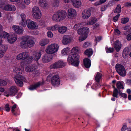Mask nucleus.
Returning <instances> with one entry per match:
<instances>
[{
    "mask_svg": "<svg viewBox=\"0 0 131 131\" xmlns=\"http://www.w3.org/2000/svg\"><path fill=\"white\" fill-rule=\"evenodd\" d=\"M24 63H21L19 65L16 64L14 66L13 68L14 72L17 74L14 77V80L17 85L20 87L23 85V82H26L27 81L25 78L21 75L24 70Z\"/></svg>",
    "mask_w": 131,
    "mask_h": 131,
    "instance_id": "obj_1",
    "label": "nucleus"
},
{
    "mask_svg": "<svg viewBox=\"0 0 131 131\" xmlns=\"http://www.w3.org/2000/svg\"><path fill=\"white\" fill-rule=\"evenodd\" d=\"M35 38L32 36H23L22 37V41L19 43V46L24 49L31 47L35 45Z\"/></svg>",
    "mask_w": 131,
    "mask_h": 131,
    "instance_id": "obj_2",
    "label": "nucleus"
},
{
    "mask_svg": "<svg viewBox=\"0 0 131 131\" xmlns=\"http://www.w3.org/2000/svg\"><path fill=\"white\" fill-rule=\"evenodd\" d=\"M66 12L64 10H59L54 14L52 16V20L55 21H60L64 19L66 17Z\"/></svg>",
    "mask_w": 131,
    "mask_h": 131,
    "instance_id": "obj_3",
    "label": "nucleus"
},
{
    "mask_svg": "<svg viewBox=\"0 0 131 131\" xmlns=\"http://www.w3.org/2000/svg\"><path fill=\"white\" fill-rule=\"evenodd\" d=\"M46 80L48 82L51 81V84L53 86H58L60 84V79L57 75H49L47 77Z\"/></svg>",
    "mask_w": 131,
    "mask_h": 131,
    "instance_id": "obj_4",
    "label": "nucleus"
},
{
    "mask_svg": "<svg viewBox=\"0 0 131 131\" xmlns=\"http://www.w3.org/2000/svg\"><path fill=\"white\" fill-rule=\"evenodd\" d=\"M89 31V28L87 27H84L79 29L77 31V33L78 34L82 35L79 37V41H82L85 40L87 37Z\"/></svg>",
    "mask_w": 131,
    "mask_h": 131,
    "instance_id": "obj_5",
    "label": "nucleus"
},
{
    "mask_svg": "<svg viewBox=\"0 0 131 131\" xmlns=\"http://www.w3.org/2000/svg\"><path fill=\"white\" fill-rule=\"evenodd\" d=\"M79 57V55L77 54H71L68 58V61L72 65L75 66H78L79 63V62L78 61Z\"/></svg>",
    "mask_w": 131,
    "mask_h": 131,
    "instance_id": "obj_6",
    "label": "nucleus"
},
{
    "mask_svg": "<svg viewBox=\"0 0 131 131\" xmlns=\"http://www.w3.org/2000/svg\"><path fill=\"white\" fill-rule=\"evenodd\" d=\"M59 46L58 44L54 43L48 45L46 49V52L48 54H52L58 50Z\"/></svg>",
    "mask_w": 131,
    "mask_h": 131,
    "instance_id": "obj_7",
    "label": "nucleus"
},
{
    "mask_svg": "<svg viewBox=\"0 0 131 131\" xmlns=\"http://www.w3.org/2000/svg\"><path fill=\"white\" fill-rule=\"evenodd\" d=\"M115 68L116 71L119 75L122 77L126 75V71L123 66L119 64H117Z\"/></svg>",
    "mask_w": 131,
    "mask_h": 131,
    "instance_id": "obj_8",
    "label": "nucleus"
},
{
    "mask_svg": "<svg viewBox=\"0 0 131 131\" xmlns=\"http://www.w3.org/2000/svg\"><path fill=\"white\" fill-rule=\"evenodd\" d=\"M26 25L29 28L32 30L37 29L38 27V26L36 22L32 21L29 19H27L26 20Z\"/></svg>",
    "mask_w": 131,
    "mask_h": 131,
    "instance_id": "obj_9",
    "label": "nucleus"
},
{
    "mask_svg": "<svg viewBox=\"0 0 131 131\" xmlns=\"http://www.w3.org/2000/svg\"><path fill=\"white\" fill-rule=\"evenodd\" d=\"M18 91L17 87L15 86H12L9 89L7 93H5V95L8 97L9 95L12 96H14Z\"/></svg>",
    "mask_w": 131,
    "mask_h": 131,
    "instance_id": "obj_10",
    "label": "nucleus"
},
{
    "mask_svg": "<svg viewBox=\"0 0 131 131\" xmlns=\"http://www.w3.org/2000/svg\"><path fill=\"white\" fill-rule=\"evenodd\" d=\"M65 65V63L63 61L59 60L55 63L51 65L50 66V69L60 68L63 67Z\"/></svg>",
    "mask_w": 131,
    "mask_h": 131,
    "instance_id": "obj_11",
    "label": "nucleus"
},
{
    "mask_svg": "<svg viewBox=\"0 0 131 131\" xmlns=\"http://www.w3.org/2000/svg\"><path fill=\"white\" fill-rule=\"evenodd\" d=\"M32 16L35 19H39L41 18V12L39 9H32Z\"/></svg>",
    "mask_w": 131,
    "mask_h": 131,
    "instance_id": "obj_12",
    "label": "nucleus"
},
{
    "mask_svg": "<svg viewBox=\"0 0 131 131\" xmlns=\"http://www.w3.org/2000/svg\"><path fill=\"white\" fill-rule=\"evenodd\" d=\"M12 28L14 32L17 34H21L24 31L23 28L21 26L14 25L12 26Z\"/></svg>",
    "mask_w": 131,
    "mask_h": 131,
    "instance_id": "obj_13",
    "label": "nucleus"
},
{
    "mask_svg": "<svg viewBox=\"0 0 131 131\" xmlns=\"http://www.w3.org/2000/svg\"><path fill=\"white\" fill-rule=\"evenodd\" d=\"M76 11L74 9H69L68 11L67 17L71 19H73L77 15Z\"/></svg>",
    "mask_w": 131,
    "mask_h": 131,
    "instance_id": "obj_14",
    "label": "nucleus"
},
{
    "mask_svg": "<svg viewBox=\"0 0 131 131\" xmlns=\"http://www.w3.org/2000/svg\"><path fill=\"white\" fill-rule=\"evenodd\" d=\"M8 43L10 44L14 43L17 39V36L14 34L9 35L7 39Z\"/></svg>",
    "mask_w": 131,
    "mask_h": 131,
    "instance_id": "obj_15",
    "label": "nucleus"
},
{
    "mask_svg": "<svg viewBox=\"0 0 131 131\" xmlns=\"http://www.w3.org/2000/svg\"><path fill=\"white\" fill-rule=\"evenodd\" d=\"M37 66L35 64L28 65L25 68V71L27 72H33L37 69Z\"/></svg>",
    "mask_w": 131,
    "mask_h": 131,
    "instance_id": "obj_16",
    "label": "nucleus"
},
{
    "mask_svg": "<svg viewBox=\"0 0 131 131\" xmlns=\"http://www.w3.org/2000/svg\"><path fill=\"white\" fill-rule=\"evenodd\" d=\"M71 37L70 36L65 35L63 37L62 42L63 45H67L71 42Z\"/></svg>",
    "mask_w": 131,
    "mask_h": 131,
    "instance_id": "obj_17",
    "label": "nucleus"
},
{
    "mask_svg": "<svg viewBox=\"0 0 131 131\" xmlns=\"http://www.w3.org/2000/svg\"><path fill=\"white\" fill-rule=\"evenodd\" d=\"M15 8V7L11 5L7 4L3 1H0V8Z\"/></svg>",
    "mask_w": 131,
    "mask_h": 131,
    "instance_id": "obj_18",
    "label": "nucleus"
},
{
    "mask_svg": "<svg viewBox=\"0 0 131 131\" xmlns=\"http://www.w3.org/2000/svg\"><path fill=\"white\" fill-rule=\"evenodd\" d=\"M91 11L89 9H85L82 13V17L84 19H87L91 16Z\"/></svg>",
    "mask_w": 131,
    "mask_h": 131,
    "instance_id": "obj_19",
    "label": "nucleus"
},
{
    "mask_svg": "<svg viewBox=\"0 0 131 131\" xmlns=\"http://www.w3.org/2000/svg\"><path fill=\"white\" fill-rule=\"evenodd\" d=\"M41 52L40 51H35L33 53V55L31 57L32 60L38 61L40 58L41 56Z\"/></svg>",
    "mask_w": 131,
    "mask_h": 131,
    "instance_id": "obj_20",
    "label": "nucleus"
},
{
    "mask_svg": "<svg viewBox=\"0 0 131 131\" xmlns=\"http://www.w3.org/2000/svg\"><path fill=\"white\" fill-rule=\"evenodd\" d=\"M17 105L14 104L11 108V111L13 114L16 116L20 114L19 110V108H17Z\"/></svg>",
    "mask_w": 131,
    "mask_h": 131,
    "instance_id": "obj_21",
    "label": "nucleus"
},
{
    "mask_svg": "<svg viewBox=\"0 0 131 131\" xmlns=\"http://www.w3.org/2000/svg\"><path fill=\"white\" fill-rule=\"evenodd\" d=\"M73 5L75 7L79 8L81 6L80 0H71Z\"/></svg>",
    "mask_w": 131,
    "mask_h": 131,
    "instance_id": "obj_22",
    "label": "nucleus"
},
{
    "mask_svg": "<svg viewBox=\"0 0 131 131\" xmlns=\"http://www.w3.org/2000/svg\"><path fill=\"white\" fill-rule=\"evenodd\" d=\"M23 60H25L28 59H29L30 62H31L32 60L31 57L29 56V53L27 51L22 52Z\"/></svg>",
    "mask_w": 131,
    "mask_h": 131,
    "instance_id": "obj_23",
    "label": "nucleus"
},
{
    "mask_svg": "<svg viewBox=\"0 0 131 131\" xmlns=\"http://www.w3.org/2000/svg\"><path fill=\"white\" fill-rule=\"evenodd\" d=\"M20 16L21 20L20 23L19 24L24 27H25L26 26V20L25 21V15L24 14H21Z\"/></svg>",
    "mask_w": 131,
    "mask_h": 131,
    "instance_id": "obj_24",
    "label": "nucleus"
},
{
    "mask_svg": "<svg viewBox=\"0 0 131 131\" xmlns=\"http://www.w3.org/2000/svg\"><path fill=\"white\" fill-rule=\"evenodd\" d=\"M114 46L117 52H118L121 47V42L118 40H117L114 42Z\"/></svg>",
    "mask_w": 131,
    "mask_h": 131,
    "instance_id": "obj_25",
    "label": "nucleus"
},
{
    "mask_svg": "<svg viewBox=\"0 0 131 131\" xmlns=\"http://www.w3.org/2000/svg\"><path fill=\"white\" fill-rule=\"evenodd\" d=\"M43 83V82H39L34 85H31L29 88V89L30 90H33L38 87L40 85L42 84Z\"/></svg>",
    "mask_w": 131,
    "mask_h": 131,
    "instance_id": "obj_26",
    "label": "nucleus"
},
{
    "mask_svg": "<svg viewBox=\"0 0 131 131\" xmlns=\"http://www.w3.org/2000/svg\"><path fill=\"white\" fill-rule=\"evenodd\" d=\"M49 42V40L47 38H43L41 39L39 42V45L41 46H45L48 44Z\"/></svg>",
    "mask_w": 131,
    "mask_h": 131,
    "instance_id": "obj_27",
    "label": "nucleus"
},
{
    "mask_svg": "<svg viewBox=\"0 0 131 131\" xmlns=\"http://www.w3.org/2000/svg\"><path fill=\"white\" fill-rule=\"evenodd\" d=\"M83 62L85 67L87 68L90 67L91 65V61L90 59L85 58L84 59Z\"/></svg>",
    "mask_w": 131,
    "mask_h": 131,
    "instance_id": "obj_28",
    "label": "nucleus"
},
{
    "mask_svg": "<svg viewBox=\"0 0 131 131\" xmlns=\"http://www.w3.org/2000/svg\"><path fill=\"white\" fill-rule=\"evenodd\" d=\"M97 20V18L95 17L91 18L90 20L87 22L86 24L88 25H93L96 22Z\"/></svg>",
    "mask_w": 131,
    "mask_h": 131,
    "instance_id": "obj_29",
    "label": "nucleus"
},
{
    "mask_svg": "<svg viewBox=\"0 0 131 131\" xmlns=\"http://www.w3.org/2000/svg\"><path fill=\"white\" fill-rule=\"evenodd\" d=\"M9 34L8 33L5 31H0V37L3 38L7 39Z\"/></svg>",
    "mask_w": 131,
    "mask_h": 131,
    "instance_id": "obj_30",
    "label": "nucleus"
},
{
    "mask_svg": "<svg viewBox=\"0 0 131 131\" xmlns=\"http://www.w3.org/2000/svg\"><path fill=\"white\" fill-rule=\"evenodd\" d=\"M50 59L49 55H45L42 57V61L44 63L48 62L50 61Z\"/></svg>",
    "mask_w": 131,
    "mask_h": 131,
    "instance_id": "obj_31",
    "label": "nucleus"
},
{
    "mask_svg": "<svg viewBox=\"0 0 131 131\" xmlns=\"http://www.w3.org/2000/svg\"><path fill=\"white\" fill-rule=\"evenodd\" d=\"M124 83L123 82L120 81L117 82L116 84V86L118 89H123L124 88Z\"/></svg>",
    "mask_w": 131,
    "mask_h": 131,
    "instance_id": "obj_32",
    "label": "nucleus"
},
{
    "mask_svg": "<svg viewBox=\"0 0 131 131\" xmlns=\"http://www.w3.org/2000/svg\"><path fill=\"white\" fill-rule=\"evenodd\" d=\"M47 1L46 0H39V4L41 7H45L47 5Z\"/></svg>",
    "mask_w": 131,
    "mask_h": 131,
    "instance_id": "obj_33",
    "label": "nucleus"
},
{
    "mask_svg": "<svg viewBox=\"0 0 131 131\" xmlns=\"http://www.w3.org/2000/svg\"><path fill=\"white\" fill-rule=\"evenodd\" d=\"M67 29V28L66 27L61 26L59 27L58 31L60 33L63 34L66 31Z\"/></svg>",
    "mask_w": 131,
    "mask_h": 131,
    "instance_id": "obj_34",
    "label": "nucleus"
},
{
    "mask_svg": "<svg viewBox=\"0 0 131 131\" xmlns=\"http://www.w3.org/2000/svg\"><path fill=\"white\" fill-rule=\"evenodd\" d=\"M102 77V73L98 72L97 73L95 77V80L96 82L98 83L99 82Z\"/></svg>",
    "mask_w": 131,
    "mask_h": 131,
    "instance_id": "obj_35",
    "label": "nucleus"
},
{
    "mask_svg": "<svg viewBox=\"0 0 131 131\" xmlns=\"http://www.w3.org/2000/svg\"><path fill=\"white\" fill-rule=\"evenodd\" d=\"M85 54L88 56L90 57L92 55L93 53V51L92 49L90 48L86 49L84 52Z\"/></svg>",
    "mask_w": 131,
    "mask_h": 131,
    "instance_id": "obj_36",
    "label": "nucleus"
},
{
    "mask_svg": "<svg viewBox=\"0 0 131 131\" xmlns=\"http://www.w3.org/2000/svg\"><path fill=\"white\" fill-rule=\"evenodd\" d=\"M8 48V46L6 44H3L0 47V50L5 53Z\"/></svg>",
    "mask_w": 131,
    "mask_h": 131,
    "instance_id": "obj_37",
    "label": "nucleus"
},
{
    "mask_svg": "<svg viewBox=\"0 0 131 131\" xmlns=\"http://www.w3.org/2000/svg\"><path fill=\"white\" fill-rule=\"evenodd\" d=\"M120 92L118 91V90L114 87V89L113 90L112 96L113 97H116V98L118 97V94H120Z\"/></svg>",
    "mask_w": 131,
    "mask_h": 131,
    "instance_id": "obj_38",
    "label": "nucleus"
},
{
    "mask_svg": "<svg viewBox=\"0 0 131 131\" xmlns=\"http://www.w3.org/2000/svg\"><path fill=\"white\" fill-rule=\"evenodd\" d=\"M70 50L69 48L67 47L64 48L61 51L62 54L63 55L68 54Z\"/></svg>",
    "mask_w": 131,
    "mask_h": 131,
    "instance_id": "obj_39",
    "label": "nucleus"
},
{
    "mask_svg": "<svg viewBox=\"0 0 131 131\" xmlns=\"http://www.w3.org/2000/svg\"><path fill=\"white\" fill-rule=\"evenodd\" d=\"M58 26L56 25L52 27H48L47 28V29L48 30L55 31L58 29Z\"/></svg>",
    "mask_w": 131,
    "mask_h": 131,
    "instance_id": "obj_40",
    "label": "nucleus"
},
{
    "mask_svg": "<svg viewBox=\"0 0 131 131\" xmlns=\"http://www.w3.org/2000/svg\"><path fill=\"white\" fill-rule=\"evenodd\" d=\"M79 49L78 47H75L72 49L71 50V51L72 53L77 54V53L79 52Z\"/></svg>",
    "mask_w": 131,
    "mask_h": 131,
    "instance_id": "obj_41",
    "label": "nucleus"
},
{
    "mask_svg": "<svg viewBox=\"0 0 131 131\" xmlns=\"http://www.w3.org/2000/svg\"><path fill=\"white\" fill-rule=\"evenodd\" d=\"M16 59L19 60H23L22 52L20 53L16 56Z\"/></svg>",
    "mask_w": 131,
    "mask_h": 131,
    "instance_id": "obj_42",
    "label": "nucleus"
},
{
    "mask_svg": "<svg viewBox=\"0 0 131 131\" xmlns=\"http://www.w3.org/2000/svg\"><path fill=\"white\" fill-rule=\"evenodd\" d=\"M83 24V23H81L80 24H75L74 25L73 27V29L75 30H77L80 27L82 26L81 25H82Z\"/></svg>",
    "mask_w": 131,
    "mask_h": 131,
    "instance_id": "obj_43",
    "label": "nucleus"
},
{
    "mask_svg": "<svg viewBox=\"0 0 131 131\" xmlns=\"http://www.w3.org/2000/svg\"><path fill=\"white\" fill-rule=\"evenodd\" d=\"M47 21L43 20H41L39 21L40 25L43 26H45L47 25Z\"/></svg>",
    "mask_w": 131,
    "mask_h": 131,
    "instance_id": "obj_44",
    "label": "nucleus"
},
{
    "mask_svg": "<svg viewBox=\"0 0 131 131\" xmlns=\"http://www.w3.org/2000/svg\"><path fill=\"white\" fill-rule=\"evenodd\" d=\"M114 50L113 48L110 47L108 48V47H106V50L107 53H112L113 52Z\"/></svg>",
    "mask_w": 131,
    "mask_h": 131,
    "instance_id": "obj_45",
    "label": "nucleus"
},
{
    "mask_svg": "<svg viewBox=\"0 0 131 131\" xmlns=\"http://www.w3.org/2000/svg\"><path fill=\"white\" fill-rule=\"evenodd\" d=\"M128 54V50L126 49L125 48L123 51V56L124 57L127 55Z\"/></svg>",
    "mask_w": 131,
    "mask_h": 131,
    "instance_id": "obj_46",
    "label": "nucleus"
},
{
    "mask_svg": "<svg viewBox=\"0 0 131 131\" xmlns=\"http://www.w3.org/2000/svg\"><path fill=\"white\" fill-rule=\"evenodd\" d=\"M4 108L6 111L7 112L9 111L10 109L9 104L8 103L6 104Z\"/></svg>",
    "mask_w": 131,
    "mask_h": 131,
    "instance_id": "obj_47",
    "label": "nucleus"
},
{
    "mask_svg": "<svg viewBox=\"0 0 131 131\" xmlns=\"http://www.w3.org/2000/svg\"><path fill=\"white\" fill-rule=\"evenodd\" d=\"M122 23L124 24L127 23L129 21V19L128 18H125L122 19Z\"/></svg>",
    "mask_w": 131,
    "mask_h": 131,
    "instance_id": "obj_48",
    "label": "nucleus"
},
{
    "mask_svg": "<svg viewBox=\"0 0 131 131\" xmlns=\"http://www.w3.org/2000/svg\"><path fill=\"white\" fill-rule=\"evenodd\" d=\"M7 84V82L6 81L0 79V86L5 85Z\"/></svg>",
    "mask_w": 131,
    "mask_h": 131,
    "instance_id": "obj_49",
    "label": "nucleus"
},
{
    "mask_svg": "<svg viewBox=\"0 0 131 131\" xmlns=\"http://www.w3.org/2000/svg\"><path fill=\"white\" fill-rule=\"evenodd\" d=\"M100 86V85L99 84L95 83L93 84L92 87V88L94 89H95L99 88Z\"/></svg>",
    "mask_w": 131,
    "mask_h": 131,
    "instance_id": "obj_50",
    "label": "nucleus"
},
{
    "mask_svg": "<svg viewBox=\"0 0 131 131\" xmlns=\"http://www.w3.org/2000/svg\"><path fill=\"white\" fill-rule=\"evenodd\" d=\"M120 15V14H118L114 17L113 18V20L114 22H116L117 21L119 18Z\"/></svg>",
    "mask_w": 131,
    "mask_h": 131,
    "instance_id": "obj_51",
    "label": "nucleus"
},
{
    "mask_svg": "<svg viewBox=\"0 0 131 131\" xmlns=\"http://www.w3.org/2000/svg\"><path fill=\"white\" fill-rule=\"evenodd\" d=\"M131 7V3L130 2H126L124 4V6L123 7Z\"/></svg>",
    "mask_w": 131,
    "mask_h": 131,
    "instance_id": "obj_52",
    "label": "nucleus"
},
{
    "mask_svg": "<svg viewBox=\"0 0 131 131\" xmlns=\"http://www.w3.org/2000/svg\"><path fill=\"white\" fill-rule=\"evenodd\" d=\"M47 35L49 38H52L53 36V34L51 31H49L47 32Z\"/></svg>",
    "mask_w": 131,
    "mask_h": 131,
    "instance_id": "obj_53",
    "label": "nucleus"
},
{
    "mask_svg": "<svg viewBox=\"0 0 131 131\" xmlns=\"http://www.w3.org/2000/svg\"><path fill=\"white\" fill-rule=\"evenodd\" d=\"M127 128V127L126 125H124L122 127L121 131H125Z\"/></svg>",
    "mask_w": 131,
    "mask_h": 131,
    "instance_id": "obj_54",
    "label": "nucleus"
},
{
    "mask_svg": "<svg viewBox=\"0 0 131 131\" xmlns=\"http://www.w3.org/2000/svg\"><path fill=\"white\" fill-rule=\"evenodd\" d=\"M101 39L102 37H96L95 41L96 42H97L101 40Z\"/></svg>",
    "mask_w": 131,
    "mask_h": 131,
    "instance_id": "obj_55",
    "label": "nucleus"
},
{
    "mask_svg": "<svg viewBox=\"0 0 131 131\" xmlns=\"http://www.w3.org/2000/svg\"><path fill=\"white\" fill-rule=\"evenodd\" d=\"M59 5V3L58 2H55L53 4V7H58Z\"/></svg>",
    "mask_w": 131,
    "mask_h": 131,
    "instance_id": "obj_56",
    "label": "nucleus"
},
{
    "mask_svg": "<svg viewBox=\"0 0 131 131\" xmlns=\"http://www.w3.org/2000/svg\"><path fill=\"white\" fill-rule=\"evenodd\" d=\"M115 34L119 35L120 33V31L117 29H115L114 30Z\"/></svg>",
    "mask_w": 131,
    "mask_h": 131,
    "instance_id": "obj_57",
    "label": "nucleus"
},
{
    "mask_svg": "<svg viewBox=\"0 0 131 131\" xmlns=\"http://www.w3.org/2000/svg\"><path fill=\"white\" fill-rule=\"evenodd\" d=\"M126 39L128 40H131V33L127 35L126 37Z\"/></svg>",
    "mask_w": 131,
    "mask_h": 131,
    "instance_id": "obj_58",
    "label": "nucleus"
},
{
    "mask_svg": "<svg viewBox=\"0 0 131 131\" xmlns=\"http://www.w3.org/2000/svg\"><path fill=\"white\" fill-rule=\"evenodd\" d=\"M90 44V43L89 42H85L83 45V46L84 47H86L89 46Z\"/></svg>",
    "mask_w": 131,
    "mask_h": 131,
    "instance_id": "obj_59",
    "label": "nucleus"
},
{
    "mask_svg": "<svg viewBox=\"0 0 131 131\" xmlns=\"http://www.w3.org/2000/svg\"><path fill=\"white\" fill-rule=\"evenodd\" d=\"M121 9H115L114 10V12L116 13H118L121 12Z\"/></svg>",
    "mask_w": 131,
    "mask_h": 131,
    "instance_id": "obj_60",
    "label": "nucleus"
},
{
    "mask_svg": "<svg viewBox=\"0 0 131 131\" xmlns=\"http://www.w3.org/2000/svg\"><path fill=\"white\" fill-rule=\"evenodd\" d=\"M5 53L4 52L0 50V58H2Z\"/></svg>",
    "mask_w": 131,
    "mask_h": 131,
    "instance_id": "obj_61",
    "label": "nucleus"
},
{
    "mask_svg": "<svg viewBox=\"0 0 131 131\" xmlns=\"http://www.w3.org/2000/svg\"><path fill=\"white\" fill-rule=\"evenodd\" d=\"M120 95L122 97L125 98H126L127 97V95L125 93H120Z\"/></svg>",
    "mask_w": 131,
    "mask_h": 131,
    "instance_id": "obj_62",
    "label": "nucleus"
},
{
    "mask_svg": "<svg viewBox=\"0 0 131 131\" xmlns=\"http://www.w3.org/2000/svg\"><path fill=\"white\" fill-rule=\"evenodd\" d=\"M99 25V23H96L95 25L93 26V29H95L97 27H98Z\"/></svg>",
    "mask_w": 131,
    "mask_h": 131,
    "instance_id": "obj_63",
    "label": "nucleus"
},
{
    "mask_svg": "<svg viewBox=\"0 0 131 131\" xmlns=\"http://www.w3.org/2000/svg\"><path fill=\"white\" fill-rule=\"evenodd\" d=\"M126 83L128 84H131V80L127 79L126 80Z\"/></svg>",
    "mask_w": 131,
    "mask_h": 131,
    "instance_id": "obj_64",
    "label": "nucleus"
}]
</instances>
